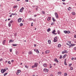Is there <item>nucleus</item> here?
Masks as SVG:
<instances>
[{"label": "nucleus", "mask_w": 76, "mask_h": 76, "mask_svg": "<svg viewBox=\"0 0 76 76\" xmlns=\"http://www.w3.org/2000/svg\"><path fill=\"white\" fill-rule=\"evenodd\" d=\"M64 32L65 33V34H67V31H64Z\"/></svg>", "instance_id": "27"}, {"label": "nucleus", "mask_w": 76, "mask_h": 76, "mask_svg": "<svg viewBox=\"0 0 76 76\" xmlns=\"http://www.w3.org/2000/svg\"><path fill=\"white\" fill-rule=\"evenodd\" d=\"M28 54L29 55H30L31 54H32V51H30L28 53Z\"/></svg>", "instance_id": "11"}, {"label": "nucleus", "mask_w": 76, "mask_h": 76, "mask_svg": "<svg viewBox=\"0 0 76 76\" xmlns=\"http://www.w3.org/2000/svg\"><path fill=\"white\" fill-rule=\"evenodd\" d=\"M26 2H28V0H26Z\"/></svg>", "instance_id": "58"}, {"label": "nucleus", "mask_w": 76, "mask_h": 76, "mask_svg": "<svg viewBox=\"0 0 76 76\" xmlns=\"http://www.w3.org/2000/svg\"><path fill=\"white\" fill-rule=\"evenodd\" d=\"M48 42L49 43V44H51V40H48Z\"/></svg>", "instance_id": "21"}, {"label": "nucleus", "mask_w": 76, "mask_h": 76, "mask_svg": "<svg viewBox=\"0 0 76 76\" xmlns=\"http://www.w3.org/2000/svg\"><path fill=\"white\" fill-rule=\"evenodd\" d=\"M56 32V30H54L52 32V34H54V33H55V32Z\"/></svg>", "instance_id": "23"}, {"label": "nucleus", "mask_w": 76, "mask_h": 76, "mask_svg": "<svg viewBox=\"0 0 76 76\" xmlns=\"http://www.w3.org/2000/svg\"><path fill=\"white\" fill-rule=\"evenodd\" d=\"M14 42V40L12 39H10L9 41V42Z\"/></svg>", "instance_id": "13"}, {"label": "nucleus", "mask_w": 76, "mask_h": 76, "mask_svg": "<svg viewBox=\"0 0 76 76\" xmlns=\"http://www.w3.org/2000/svg\"><path fill=\"white\" fill-rule=\"evenodd\" d=\"M74 38H76V34H75L74 36Z\"/></svg>", "instance_id": "56"}, {"label": "nucleus", "mask_w": 76, "mask_h": 76, "mask_svg": "<svg viewBox=\"0 0 76 76\" xmlns=\"http://www.w3.org/2000/svg\"><path fill=\"white\" fill-rule=\"evenodd\" d=\"M74 49L75 50H76V47H75L74 48Z\"/></svg>", "instance_id": "57"}, {"label": "nucleus", "mask_w": 76, "mask_h": 76, "mask_svg": "<svg viewBox=\"0 0 76 76\" xmlns=\"http://www.w3.org/2000/svg\"><path fill=\"white\" fill-rule=\"evenodd\" d=\"M70 69L71 70H73V67H71L70 68Z\"/></svg>", "instance_id": "42"}, {"label": "nucleus", "mask_w": 76, "mask_h": 76, "mask_svg": "<svg viewBox=\"0 0 76 76\" xmlns=\"http://www.w3.org/2000/svg\"><path fill=\"white\" fill-rule=\"evenodd\" d=\"M51 64H50V68H51V67H52V66H51Z\"/></svg>", "instance_id": "48"}, {"label": "nucleus", "mask_w": 76, "mask_h": 76, "mask_svg": "<svg viewBox=\"0 0 76 76\" xmlns=\"http://www.w3.org/2000/svg\"><path fill=\"white\" fill-rule=\"evenodd\" d=\"M34 66H35V67H37V66H38V64L37 62H36L34 63Z\"/></svg>", "instance_id": "6"}, {"label": "nucleus", "mask_w": 76, "mask_h": 76, "mask_svg": "<svg viewBox=\"0 0 76 76\" xmlns=\"http://www.w3.org/2000/svg\"><path fill=\"white\" fill-rule=\"evenodd\" d=\"M5 63H7V61H5Z\"/></svg>", "instance_id": "62"}, {"label": "nucleus", "mask_w": 76, "mask_h": 76, "mask_svg": "<svg viewBox=\"0 0 76 76\" xmlns=\"http://www.w3.org/2000/svg\"><path fill=\"white\" fill-rule=\"evenodd\" d=\"M25 67H26V68H28V66H27V65L25 66Z\"/></svg>", "instance_id": "44"}, {"label": "nucleus", "mask_w": 76, "mask_h": 76, "mask_svg": "<svg viewBox=\"0 0 76 76\" xmlns=\"http://www.w3.org/2000/svg\"><path fill=\"white\" fill-rule=\"evenodd\" d=\"M18 21L19 22H21V21H22V18H19L18 20Z\"/></svg>", "instance_id": "12"}, {"label": "nucleus", "mask_w": 76, "mask_h": 76, "mask_svg": "<svg viewBox=\"0 0 76 76\" xmlns=\"http://www.w3.org/2000/svg\"><path fill=\"white\" fill-rule=\"evenodd\" d=\"M50 52V50H47L45 51V53L46 54H48V53H49Z\"/></svg>", "instance_id": "9"}, {"label": "nucleus", "mask_w": 76, "mask_h": 76, "mask_svg": "<svg viewBox=\"0 0 76 76\" xmlns=\"http://www.w3.org/2000/svg\"><path fill=\"white\" fill-rule=\"evenodd\" d=\"M58 47H61V44H58Z\"/></svg>", "instance_id": "25"}, {"label": "nucleus", "mask_w": 76, "mask_h": 76, "mask_svg": "<svg viewBox=\"0 0 76 76\" xmlns=\"http://www.w3.org/2000/svg\"><path fill=\"white\" fill-rule=\"evenodd\" d=\"M62 54H64V53H65V52L62 51Z\"/></svg>", "instance_id": "51"}, {"label": "nucleus", "mask_w": 76, "mask_h": 76, "mask_svg": "<svg viewBox=\"0 0 76 76\" xmlns=\"http://www.w3.org/2000/svg\"><path fill=\"white\" fill-rule=\"evenodd\" d=\"M72 9V8L70 7H69V8H68V10H71Z\"/></svg>", "instance_id": "28"}, {"label": "nucleus", "mask_w": 76, "mask_h": 76, "mask_svg": "<svg viewBox=\"0 0 76 76\" xmlns=\"http://www.w3.org/2000/svg\"><path fill=\"white\" fill-rule=\"evenodd\" d=\"M64 63L65 65H66V66H67V63H66V62L65 61L64 62Z\"/></svg>", "instance_id": "31"}, {"label": "nucleus", "mask_w": 76, "mask_h": 76, "mask_svg": "<svg viewBox=\"0 0 76 76\" xmlns=\"http://www.w3.org/2000/svg\"><path fill=\"white\" fill-rule=\"evenodd\" d=\"M11 62H12V63H13V62H14V60H11Z\"/></svg>", "instance_id": "52"}, {"label": "nucleus", "mask_w": 76, "mask_h": 76, "mask_svg": "<svg viewBox=\"0 0 76 76\" xmlns=\"http://www.w3.org/2000/svg\"><path fill=\"white\" fill-rule=\"evenodd\" d=\"M64 51L65 52V53H68L67 51V50H64Z\"/></svg>", "instance_id": "41"}, {"label": "nucleus", "mask_w": 76, "mask_h": 76, "mask_svg": "<svg viewBox=\"0 0 76 76\" xmlns=\"http://www.w3.org/2000/svg\"><path fill=\"white\" fill-rule=\"evenodd\" d=\"M43 71L44 72H45L46 73L47 72H48V70L45 68L44 69Z\"/></svg>", "instance_id": "5"}, {"label": "nucleus", "mask_w": 76, "mask_h": 76, "mask_svg": "<svg viewBox=\"0 0 76 76\" xmlns=\"http://www.w3.org/2000/svg\"><path fill=\"white\" fill-rule=\"evenodd\" d=\"M51 17H48V21L50 20H51Z\"/></svg>", "instance_id": "14"}, {"label": "nucleus", "mask_w": 76, "mask_h": 76, "mask_svg": "<svg viewBox=\"0 0 76 76\" xmlns=\"http://www.w3.org/2000/svg\"><path fill=\"white\" fill-rule=\"evenodd\" d=\"M23 23H20V26H23Z\"/></svg>", "instance_id": "33"}, {"label": "nucleus", "mask_w": 76, "mask_h": 76, "mask_svg": "<svg viewBox=\"0 0 76 76\" xmlns=\"http://www.w3.org/2000/svg\"><path fill=\"white\" fill-rule=\"evenodd\" d=\"M58 34H60V31H58Z\"/></svg>", "instance_id": "36"}, {"label": "nucleus", "mask_w": 76, "mask_h": 76, "mask_svg": "<svg viewBox=\"0 0 76 76\" xmlns=\"http://www.w3.org/2000/svg\"><path fill=\"white\" fill-rule=\"evenodd\" d=\"M12 45H13V46H14V47H15L16 46H17V45L16 44H13Z\"/></svg>", "instance_id": "22"}, {"label": "nucleus", "mask_w": 76, "mask_h": 76, "mask_svg": "<svg viewBox=\"0 0 76 76\" xmlns=\"http://www.w3.org/2000/svg\"><path fill=\"white\" fill-rule=\"evenodd\" d=\"M57 37H56L54 38V40H53V42H57Z\"/></svg>", "instance_id": "4"}, {"label": "nucleus", "mask_w": 76, "mask_h": 76, "mask_svg": "<svg viewBox=\"0 0 76 76\" xmlns=\"http://www.w3.org/2000/svg\"><path fill=\"white\" fill-rule=\"evenodd\" d=\"M54 61H56V62H57V63H58V61L57 60V58L55 59H54Z\"/></svg>", "instance_id": "15"}, {"label": "nucleus", "mask_w": 76, "mask_h": 76, "mask_svg": "<svg viewBox=\"0 0 76 76\" xmlns=\"http://www.w3.org/2000/svg\"><path fill=\"white\" fill-rule=\"evenodd\" d=\"M43 66L44 67L46 68V67H47V64L46 63L44 64H43Z\"/></svg>", "instance_id": "10"}, {"label": "nucleus", "mask_w": 76, "mask_h": 76, "mask_svg": "<svg viewBox=\"0 0 76 76\" xmlns=\"http://www.w3.org/2000/svg\"><path fill=\"white\" fill-rule=\"evenodd\" d=\"M52 19H53V22H55V21H56V20H55V19H54V18H52Z\"/></svg>", "instance_id": "30"}, {"label": "nucleus", "mask_w": 76, "mask_h": 76, "mask_svg": "<svg viewBox=\"0 0 76 76\" xmlns=\"http://www.w3.org/2000/svg\"><path fill=\"white\" fill-rule=\"evenodd\" d=\"M1 73H2L3 74L4 73V72H6V70L5 69H1Z\"/></svg>", "instance_id": "2"}, {"label": "nucleus", "mask_w": 76, "mask_h": 76, "mask_svg": "<svg viewBox=\"0 0 76 76\" xmlns=\"http://www.w3.org/2000/svg\"><path fill=\"white\" fill-rule=\"evenodd\" d=\"M57 33L53 34V35H57Z\"/></svg>", "instance_id": "60"}, {"label": "nucleus", "mask_w": 76, "mask_h": 76, "mask_svg": "<svg viewBox=\"0 0 76 76\" xmlns=\"http://www.w3.org/2000/svg\"><path fill=\"white\" fill-rule=\"evenodd\" d=\"M70 31H67V34H70Z\"/></svg>", "instance_id": "34"}, {"label": "nucleus", "mask_w": 76, "mask_h": 76, "mask_svg": "<svg viewBox=\"0 0 76 76\" xmlns=\"http://www.w3.org/2000/svg\"><path fill=\"white\" fill-rule=\"evenodd\" d=\"M36 52L37 53V54H39V50L37 49H36Z\"/></svg>", "instance_id": "16"}, {"label": "nucleus", "mask_w": 76, "mask_h": 76, "mask_svg": "<svg viewBox=\"0 0 76 76\" xmlns=\"http://www.w3.org/2000/svg\"><path fill=\"white\" fill-rule=\"evenodd\" d=\"M72 15H75L76 13L74 12H73L72 13Z\"/></svg>", "instance_id": "19"}, {"label": "nucleus", "mask_w": 76, "mask_h": 76, "mask_svg": "<svg viewBox=\"0 0 76 76\" xmlns=\"http://www.w3.org/2000/svg\"><path fill=\"white\" fill-rule=\"evenodd\" d=\"M10 52H12V48H11V49H10Z\"/></svg>", "instance_id": "45"}, {"label": "nucleus", "mask_w": 76, "mask_h": 76, "mask_svg": "<svg viewBox=\"0 0 76 76\" xmlns=\"http://www.w3.org/2000/svg\"><path fill=\"white\" fill-rule=\"evenodd\" d=\"M42 12L43 14H45V12H44L42 11Z\"/></svg>", "instance_id": "50"}, {"label": "nucleus", "mask_w": 76, "mask_h": 76, "mask_svg": "<svg viewBox=\"0 0 76 76\" xmlns=\"http://www.w3.org/2000/svg\"><path fill=\"white\" fill-rule=\"evenodd\" d=\"M20 72H21V70H18V72H17V75H18Z\"/></svg>", "instance_id": "8"}, {"label": "nucleus", "mask_w": 76, "mask_h": 76, "mask_svg": "<svg viewBox=\"0 0 76 76\" xmlns=\"http://www.w3.org/2000/svg\"><path fill=\"white\" fill-rule=\"evenodd\" d=\"M50 76H53V75L52 74H51Z\"/></svg>", "instance_id": "64"}, {"label": "nucleus", "mask_w": 76, "mask_h": 76, "mask_svg": "<svg viewBox=\"0 0 76 76\" xmlns=\"http://www.w3.org/2000/svg\"><path fill=\"white\" fill-rule=\"evenodd\" d=\"M67 73H64V76H67Z\"/></svg>", "instance_id": "40"}, {"label": "nucleus", "mask_w": 76, "mask_h": 76, "mask_svg": "<svg viewBox=\"0 0 76 76\" xmlns=\"http://www.w3.org/2000/svg\"><path fill=\"white\" fill-rule=\"evenodd\" d=\"M59 73V74H60V75H61V72H58Z\"/></svg>", "instance_id": "49"}, {"label": "nucleus", "mask_w": 76, "mask_h": 76, "mask_svg": "<svg viewBox=\"0 0 76 76\" xmlns=\"http://www.w3.org/2000/svg\"><path fill=\"white\" fill-rule=\"evenodd\" d=\"M12 15H10V18H11V17H12Z\"/></svg>", "instance_id": "63"}, {"label": "nucleus", "mask_w": 76, "mask_h": 76, "mask_svg": "<svg viewBox=\"0 0 76 76\" xmlns=\"http://www.w3.org/2000/svg\"><path fill=\"white\" fill-rule=\"evenodd\" d=\"M55 15L57 19H58V14L57 13H55Z\"/></svg>", "instance_id": "3"}, {"label": "nucleus", "mask_w": 76, "mask_h": 76, "mask_svg": "<svg viewBox=\"0 0 76 76\" xmlns=\"http://www.w3.org/2000/svg\"><path fill=\"white\" fill-rule=\"evenodd\" d=\"M3 60V58L0 59V61H1Z\"/></svg>", "instance_id": "46"}, {"label": "nucleus", "mask_w": 76, "mask_h": 76, "mask_svg": "<svg viewBox=\"0 0 76 76\" xmlns=\"http://www.w3.org/2000/svg\"><path fill=\"white\" fill-rule=\"evenodd\" d=\"M71 60H74V58H73V57L72 58H71Z\"/></svg>", "instance_id": "53"}, {"label": "nucleus", "mask_w": 76, "mask_h": 76, "mask_svg": "<svg viewBox=\"0 0 76 76\" xmlns=\"http://www.w3.org/2000/svg\"><path fill=\"white\" fill-rule=\"evenodd\" d=\"M35 67V65H33V66H32L31 67L32 68H34V67Z\"/></svg>", "instance_id": "43"}, {"label": "nucleus", "mask_w": 76, "mask_h": 76, "mask_svg": "<svg viewBox=\"0 0 76 76\" xmlns=\"http://www.w3.org/2000/svg\"><path fill=\"white\" fill-rule=\"evenodd\" d=\"M50 31H51V29H50V28H48V29L47 30V31L48 32H50Z\"/></svg>", "instance_id": "20"}, {"label": "nucleus", "mask_w": 76, "mask_h": 76, "mask_svg": "<svg viewBox=\"0 0 76 76\" xmlns=\"http://www.w3.org/2000/svg\"><path fill=\"white\" fill-rule=\"evenodd\" d=\"M7 75V73H5V74H4V76H6V75Z\"/></svg>", "instance_id": "32"}, {"label": "nucleus", "mask_w": 76, "mask_h": 76, "mask_svg": "<svg viewBox=\"0 0 76 76\" xmlns=\"http://www.w3.org/2000/svg\"><path fill=\"white\" fill-rule=\"evenodd\" d=\"M11 15H17V14H16V13H15V14H14V13H12L11 14Z\"/></svg>", "instance_id": "37"}, {"label": "nucleus", "mask_w": 76, "mask_h": 76, "mask_svg": "<svg viewBox=\"0 0 76 76\" xmlns=\"http://www.w3.org/2000/svg\"><path fill=\"white\" fill-rule=\"evenodd\" d=\"M34 47H36V46H37V45L36 44H34Z\"/></svg>", "instance_id": "55"}, {"label": "nucleus", "mask_w": 76, "mask_h": 76, "mask_svg": "<svg viewBox=\"0 0 76 76\" xmlns=\"http://www.w3.org/2000/svg\"><path fill=\"white\" fill-rule=\"evenodd\" d=\"M8 26H9V27H10V26H11V23H8Z\"/></svg>", "instance_id": "26"}, {"label": "nucleus", "mask_w": 76, "mask_h": 76, "mask_svg": "<svg viewBox=\"0 0 76 76\" xmlns=\"http://www.w3.org/2000/svg\"><path fill=\"white\" fill-rule=\"evenodd\" d=\"M32 24H33V23H31V26H33V25H32Z\"/></svg>", "instance_id": "54"}, {"label": "nucleus", "mask_w": 76, "mask_h": 76, "mask_svg": "<svg viewBox=\"0 0 76 76\" xmlns=\"http://www.w3.org/2000/svg\"><path fill=\"white\" fill-rule=\"evenodd\" d=\"M54 23L53 22V23H51V25H54Z\"/></svg>", "instance_id": "47"}, {"label": "nucleus", "mask_w": 76, "mask_h": 76, "mask_svg": "<svg viewBox=\"0 0 76 76\" xmlns=\"http://www.w3.org/2000/svg\"><path fill=\"white\" fill-rule=\"evenodd\" d=\"M24 9V7H22V8L20 10V12H22L23 10Z\"/></svg>", "instance_id": "7"}, {"label": "nucleus", "mask_w": 76, "mask_h": 76, "mask_svg": "<svg viewBox=\"0 0 76 76\" xmlns=\"http://www.w3.org/2000/svg\"><path fill=\"white\" fill-rule=\"evenodd\" d=\"M59 58L60 59H61V58H62V56L60 55V56L59 57Z\"/></svg>", "instance_id": "39"}, {"label": "nucleus", "mask_w": 76, "mask_h": 76, "mask_svg": "<svg viewBox=\"0 0 76 76\" xmlns=\"http://www.w3.org/2000/svg\"><path fill=\"white\" fill-rule=\"evenodd\" d=\"M5 43H6V40H4L2 42V44H3V45H4Z\"/></svg>", "instance_id": "17"}, {"label": "nucleus", "mask_w": 76, "mask_h": 76, "mask_svg": "<svg viewBox=\"0 0 76 76\" xmlns=\"http://www.w3.org/2000/svg\"><path fill=\"white\" fill-rule=\"evenodd\" d=\"M34 17H36V16H37V15H34Z\"/></svg>", "instance_id": "61"}, {"label": "nucleus", "mask_w": 76, "mask_h": 76, "mask_svg": "<svg viewBox=\"0 0 76 76\" xmlns=\"http://www.w3.org/2000/svg\"><path fill=\"white\" fill-rule=\"evenodd\" d=\"M67 45L69 46V48H70L71 47H73V46L75 45V44H72V43H71V42H69L68 43H67Z\"/></svg>", "instance_id": "1"}, {"label": "nucleus", "mask_w": 76, "mask_h": 76, "mask_svg": "<svg viewBox=\"0 0 76 76\" xmlns=\"http://www.w3.org/2000/svg\"><path fill=\"white\" fill-rule=\"evenodd\" d=\"M13 7H14V8H17V7H18V6H17V5L14 6Z\"/></svg>", "instance_id": "29"}, {"label": "nucleus", "mask_w": 76, "mask_h": 76, "mask_svg": "<svg viewBox=\"0 0 76 76\" xmlns=\"http://www.w3.org/2000/svg\"><path fill=\"white\" fill-rule=\"evenodd\" d=\"M67 56V55L65 54L64 55V56L63 57V58H65V57H66Z\"/></svg>", "instance_id": "18"}, {"label": "nucleus", "mask_w": 76, "mask_h": 76, "mask_svg": "<svg viewBox=\"0 0 76 76\" xmlns=\"http://www.w3.org/2000/svg\"><path fill=\"white\" fill-rule=\"evenodd\" d=\"M72 65V64H69V67H71Z\"/></svg>", "instance_id": "38"}, {"label": "nucleus", "mask_w": 76, "mask_h": 76, "mask_svg": "<svg viewBox=\"0 0 76 76\" xmlns=\"http://www.w3.org/2000/svg\"><path fill=\"white\" fill-rule=\"evenodd\" d=\"M34 51H35V52H36V51H37V49H34Z\"/></svg>", "instance_id": "59"}, {"label": "nucleus", "mask_w": 76, "mask_h": 76, "mask_svg": "<svg viewBox=\"0 0 76 76\" xmlns=\"http://www.w3.org/2000/svg\"><path fill=\"white\" fill-rule=\"evenodd\" d=\"M8 63L9 64H11V62H10V61H8Z\"/></svg>", "instance_id": "24"}, {"label": "nucleus", "mask_w": 76, "mask_h": 76, "mask_svg": "<svg viewBox=\"0 0 76 76\" xmlns=\"http://www.w3.org/2000/svg\"><path fill=\"white\" fill-rule=\"evenodd\" d=\"M10 22L11 23H13V20H11V21H10Z\"/></svg>", "instance_id": "35"}]
</instances>
